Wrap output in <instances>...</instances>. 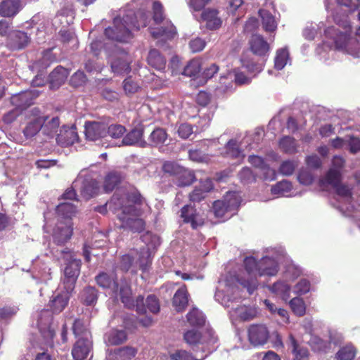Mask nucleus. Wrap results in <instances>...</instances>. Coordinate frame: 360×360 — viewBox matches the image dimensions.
Masks as SVG:
<instances>
[{
	"instance_id": "nucleus-1",
	"label": "nucleus",
	"mask_w": 360,
	"mask_h": 360,
	"mask_svg": "<svg viewBox=\"0 0 360 360\" xmlns=\"http://www.w3.org/2000/svg\"><path fill=\"white\" fill-rule=\"evenodd\" d=\"M245 270L249 276L248 279L240 278V283L252 294L258 286L257 276H276L278 271V261L269 256L263 257L257 262L253 257H246L244 260Z\"/></svg>"
},
{
	"instance_id": "nucleus-2",
	"label": "nucleus",
	"mask_w": 360,
	"mask_h": 360,
	"mask_svg": "<svg viewBox=\"0 0 360 360\" xmlns=\"http://www.w3.org/2000/svg\"><path fill=\"white\" fill-rule=\"evenodd\" d=\"M51 252L58 260H64L66 263L63 278L64 288L68 292H72L80 273L81 260L75 259L73 252L68 248L53 249Z\"/></svg>"
},
{
	"instance_id": "nucleus-3",
	"label": "nucleus",
	"mask_w": 360,
	"mask_h": 360,
	"mask_svg": "<svg viewBox=\"0 0 360 360\" xmlns=\"http://www.w3.org/2000/svg\"><path fill=\"white\" fill-rule=\"evenodd\" d=\"M96 281L100 287L110 289L116 298L120 297L126 307L131 308L134 305L131 290L126 280H121L118 283L114 274L101 273L96 277Z\"/></svg>"
},
{
	"instance_id": "nucleus-4",
	"label": "nucleus",
	"mask_w": 360,
	"mask_h": 360,
	"mask_svg": "<svg viewBox=\"0 0 360 360\" xmlns=\"http://www.w3.org/2000/svg\"><path fill=\"white\" fill-rule=\"evenodd\" d=\"M153 20L156 25L162 24L159 28H150V34L154 38L165 37V39H172L176 34V28L173 24L165 18L162 4L155 1L153 3Z\"/></svg>"
},
{
	"instance_id": "nucleus-5",
	"label": "nucleus",
	"mask_w": 360,
	"mask_h": 360,
	"mask_svg": "<svg viewBox=\"0 0 360 360\" xmlns=\"http://www.w3.org/2000/svg\"><path fill=\"white\" fill-rule=\"evenodd\" d=\"M335 20L343 30L335 28V27H329L325 30V33L333 39L337 49L348 50L349 44L353 40L351 37L352 29L348 16H345L343 20H339L336 16Z\"/></svg>"
},
{
	"instance_id": "nucleus-6",
	"label": "nucleus",
	"mask_w": 360,
	"mask_h": 360,
	"mask_svg": "<svg viewBox=\"0 0 360 360\" xmlns=\"http://www.w3.org/2000/svg\"><path fill=\"white\" fill-rule=\"evenodd\" d=\"M131 12H128L122 18L116 17L113 20V25L105 30V36L114 41L127 42L132 38L131 30L133 29L129 19L133 16Z\"/></svg>"
},
{
	"instance_id": "nucleus-7",
	"label": "nucleus",
	"mask_w": 360,
	"mask_h": 360,
	"mask_svg": "<svg viewBox=\"0 0 360 360\" xmlns=\"http://www.w3.org/2000/svg\"><path fill=\"white\" fill-rule=\"evenodd\" d=\"M125 199L126 202H124L123 200L117 198V195H115L112 200L120 206L123 214L132 216L140 215L141 211L137 206L141 205L144 202V199L140 193L136 190L128 192L125 194Z\"/></svg>"
},
{
	"instance_id": "nucleus-8",
	"label": "nucleus",
	"mask_w": 360,
	"mask_h": 360,
	"mask_svg": "<svg viewBox=\"0 0 360 360\" xmlns=\"http://www.w3.org/2000/svg\"><path fill=\"white\" fill-rule=\"evenodd\" d=\"M109 60L112 71L117 75L127 74L131 70V58L129 54L122 50L116 49L110 56Z\"/></svg>"
},
{
	"instance_id": "nucleus-9",
	"label": "nucleus",
	"mask_w": 360,
	"mask_h": 360,
	"mask_svg": "<svg viewBox=\"0 0 360 360\" xmlns=\"http://www.w3.org/2000/svg\"><path fill=\"white\" fill-rule=\"evenodd\" d=\"M72 221L58 220L52 231L53 243L57 245H65L72 236Z\"/></svg>"
},
{
	"instance_id": "nucleus-10",
	"label": "nucleus",
	"mask_w": 360,
	"mask_h": 360,
	"mask_svg": "<svg viewBox=\"0 0 360 360\" xmlns=\"http://www.w3.org/2000/svg\"><path fill=\"white\" fill-rule=\"evenodd\" d=\"M248 340L254 346L264 345L266 343L269 333L266 327L262 324L251 325L248 330Z\"/></svg>"
},
{
	"instance_id": "nucleus-11",
	"label": "nucleus",
	"mask_w": 360,
	"mask_h": 360,
	"mask_svg": "<svg viewBox=\"0 0 360 360\" xmlns=\"http://www.w3.org/2000/svg\"><path fill=\"white\" fill-rule=\"evenodd\" d=\"M136 307V310L139 314H144L146 310L153 314H157L160 311V303L157 297L154 295H149L144 302L143 297L139 296L136 300V304L131 307Z\"/></svg>"
},
{
	"instance_id": "nucleus-12",
	"label": "nucleus",
	"mask_w": 360,
	"mask_h": 360,
	"mask_svg": "<svg viewBox=\"0 0 360 360\" xmlns=\"http://www.w3.org/2000/svg\"><path fill=\"white\" fill-rule=\"evenodd\" d=\"M107 135V124L101 122H89L85 124V136L90 141H96Z\"/></svg>"
},
{
	"instance_id": "nucleus-13",
	"label": "nucleus",
	"mask_w": 360,
	"mask_h": 360,
	"mask_svg": "<svg viewBox=\"0 0 360 360\" xmlns=\"http://www.w3.org/2000/svg\"><path fill=\"white\" fill-rule=\"evenodd\" d=\"M31 33L19 30L12 31L8 36V46L13 50L22 49L30 42Z\"/></svg>"
},
{
	"instance_id": "nucleus-14",
	"label": "nucleus",
	"mask_w": 360,
	"mask_h": 360,
	"mask_svg": "<svg viewBox=\"0 0 360 360\" xmlns=\"http://www.w3.org/2000/svg\"><path fill=\"white\" fill-rule=\"evenodd\" d=\"M58 145L66 147L74 144L78 141V134L75 127H63L56 138Z\"/></svg>"
},
{
	"instance_id": "nucleus-15",
	"label": "nucleus",
	"mask_w": 360,
	"mask_h": 360,
	"mask_svg": "<svg viewBox=\"0 0 360 360\" xmlns=\"http://www.w3.org/2000/svg\"><path fill=\"white\" fill-rule=\"evenodd\" d=\"M306 167L301 169L298 174V180L303 185H310L314 181L315 171V156L309 155L306 158Z\"/></svg>"
},
{
	"instance_id": "nucleus-16",
	"label": "nucleus",
	"mask_w": 360,
	"mask_h": 360,
	"mask_svg": "<svg viewBox=\"0 0 360 360\" xmlns=\"http://www.w3.org/2000/svg\"><path fill=\"white\" fill-rule=\"evenodd\" d=\"M249 44L251 51L259 56H265L270 49L269 44L260 34H253Z\"/></svg>"
},
{
	"instance_id": "nucleus-17",
	"label": "nucleus",
	"mask_w": 360,
	"mask_h": 360,
	"mask_svg": "<svg viewBox=\"0 0 360 360\" xmlns=\"http://www.w3.org/2000/svg\"><path fill=\"white\" fill-rule=\"evenodd\" d=\"M180 217L184 223L191 224L193 229H197L203 224L201 219L199 218L195 207L189 205H184L181 208Z\"/></svg>"
},
{
	"instance_id": "nucleus-18",
	"label": "nucleus",
	"mask_w": 360,
	"mask_h": 360,
	"mask_svg": "<svg viewBox=\"0 0 360 360\" xmlns=\"http://www.w3.org/2000/svg\"><path fill=\"white\" fill-rule=\"evenodd\" d=\"M91 347L89 338H79L75 343L72 354L75 360H84L89 354Z\"/></svg>"
},
{
	"instance_id": "nucleus-19",
	"label": "nucleus",
	"mask_w": 360,
	"mask_h": 360,
	"mask_svg": "<svg viewBox=\"0 0 360 360\" xmlns=\"http://www.w3.org/2000/svg\"><path fill=\"white\" fill-rule=\"evenodd\" d=\"M143 135V129H134L122 139L121 144L119 145V146L137 145L141 147H146L148 143L142 139Z\"/></svg>"
},
{
	"instance_id": "nucleus-20",
	"label": "nucleus",
	"mask_w": 360,
	"mask_h": 360,
	"mask_svg": "<svg viewBox=\"0 0 360 360\" xmlns=\"http://www.w3.org/2000/svg\"><path fill=\"white\" fill-rule=\"evenodd\" d=\"M137 350L132 347H123L111 351L108 354L107 360H131L136 354Z\"/></svg>"
},
{
	"instance_id": "nucleus-21",
	"label": "nucleus",
	"mask_w": 360,
	"mask_h": 360,
	"mask_svg": "<svg viewBox=\"0 0 360 360\" xmlns=\"http://www.w3.org/2000/svg\"><path fill=\"white\" fill-rule=\"evenodd\" d=\"M22 8L20 0H4L0 3V15L4 17H13Z\"/></svg>"
},
{
	"instance_id": "nucleus-22",
	"label": "nucleus",
	"mask_w": 360,
	"mask_h": 360,
	"mask_svg": "<svg viewBox=\"0 0 360 360\" xmlns=\"http://www.w3.org/2000/svg\"><path fill=\"white\" fill-rule=\"evenodd\" d=\"M71 293L72 292L65 290V291L58 293L50 300L49 306L53 313L58 314L65 308Z\"/></svg>"
},
{
	"instance_id": "nucleus-23",
	"label": "nucleus",
	"mask_w": 360,
	"mask_h": 360,
	"mask_svg": "<svg viewBox=\"0 0 360 360\" xmlns=\"http://www.w3.org/2000/svg\"><path fill=\"white\" fill-rule=\"evenodd\" d=\"M69 75L68 70L61 66L56 68L49 75L50 88L58 89L66 80Z\"/></svg>"
},
{
	"instance_id": "nucleus-24",
	"label": "nucleus",
	"mask_w": 360,
	"mask_h": 360,
	"mask_svg": "<svg viewBox=\"0 0 360 360\" xmlns=\"http://www.w3.org/2000/svg\"><path fill=\"white\" fill-rule=\"evenodd\" d=\"M44 120L42 123V134L49 138H53L58 132L60 125V120L58 117L49 119L48 117L42 116Z\"/></svg>"
},
{
	"instance_id": "nucleus-25",
	"label": "nucleus",
	"mask_w": 360,
	"mask_h": 360,
	"mask_svg": "<svg viewBox=\"0 0 360 360\" xmlns=\"http://www.w3.org/2000/svg\"><path fill=\"white\" fill-rule=\"evenodd\" d=\"M98 190V183L95 179H85L82 181L80 192L81 195L86 200L94 197Z\"/></svg>"
},
{
	"instance_id": "nucleus-26",
	"label": "nucleus",
	"mask_w": 360,
	"mask_h": 360,
	"mask_svg": "<svg viewBox=\"0 0 360 360\" xmlns=\"http://www.w3.org/2000/svg\"><path fill=\"white\" fill-rule=\"evenodd\" d=\"M202 19L206 22V26L210 30H216L221 27L222 21L218 16V11L214 9H207L202 14Z\"/></svg>"
},
{
	"instance_id": "nucleus-27",
	"label": "nucleus",
	"mask_w": 360,
	"mask_h": 360,
	"mask_svg": "<svg viewBox=\"0 0 360 360\" xmlns=\"http://www.w3.org/2000/svg\"><path fill=\"white\" fill-rule=\"evenodd\" d=\"M188 294L185 285L176 290L172 303L177 311H181L186 307L188 302Z\"/></svg>"
},
{
	"instance_id": "nucleus-28",
	"label": "nucleus",
	"mask_w": 360,
	"mask_h": 360,
	"mask_svg": "<svg viewBox=\"0 0 360 360\" xmlns=\"http://www.w3.org/2000/svg\"><path fill=\"white\" fill-rule=\"evenodd\" d=\"M58 220L72 221L71 219L77 212L76 207L70 202H61L56 207Z\"/></svg>"
},
{
	"instance_id": "nucleus-29",
	"label": "nucleus",
	"mask_w": 360,
	"mask_h": 360,
	"mask_svg": "<svg viewBox=\"0 0 360 360\" xmlns=\"http://www.w3.org/2000/svg\"><path fill=\"white\" fill-rule=\"evenodd\" d=\"M174 181L177 186L184 187L192 184L195 181V176L193 171L182 167Z\"/></svg>"
},
{
	"instance_id": "nucleus-30",
	"label": "nucleus",
	"mask_w": 360,
	"mask_h": 360,
	"mask_svg": "<svg viewBox=\"0 0 360 360\" xmlns=\"http://www.w3.org/2000/svg\"><path fill=\"white\" fill-rule=\"evenodd\" d=\"M259 15L262 20V27L266 32H274L277 27V23L274 16L265 9H260Z\"/></svg>"
},
{
	"instance_id": "nucleus-31",
	"label": "nucleus",
	"mask_w": 360,
	"mask_h": 360,
	"mask_svg": "<svg viewBox=\"0 0 360 360\" xmlns=\"http://www.w3.org/2000/svg\"><path fill=\"white\" fill-rule=\"evenodd\" d=\"M44 121L43 117L41 116L31 120L23 129L25 136L27 139L34 136L40 129L42 130V123Z\"/></svg>"
},
{
	"instance_id": "nucleus-32",
	"label": "nucleus",
	"mask_w": 360,
	"mask_h": 360,
	"mask_svg": "<svg viewBox=\"0 0 360 360\" xmlns=\"http://www.w3.org/2000/svg\"><path fill=\"white\" fill-rule=\"evenodd\" d=\"M133 16L129 19V22L133 29L139 30L141 27H146L150 22L149 15L144 11L139 10L136 13H134Z\"/></svg>"
},
{
	"instance_id": "nucleus-33",
	"label": "nucleus",
	"mask_w": 360,
	"mask_h": 360,
	"mask_svg": "<svg viewBox=\"0 0 360 360\" xmlns=\"http://www.w3.org/2000/svg\"><path fill=\"white\" fill-rule=\"evenodd\" d=\"M148 63L158 70H163L166 66V60L158 50L152 49L148 53Z\"/></svg>"
},
{
	"instance_id": "nucleus-34",
	"label": "nucleus",
	"mask_w": 360,
	"mask_h": 360,
	"mask_svg": "<svg viewBox=\"0 0 360 360\" xmlns=\"http://www.w3.org/2000/svg\"><path fill=\"white\" fill-rule=\"evenodd\" d=\"M168 135L166 131L162 128H156L149 136V145L151 146H161L165 144Z\"/></svg>"
},
{
	"instance_id": "nucleus-35",
	"label": "nucleus",
	"mask_w": 360,
	"mask_h": 360,
	"mask_svg": "<svg viewBox=\"0 0 360 360\" xmlns=\"http://www.w3.org/2000/svg\"><path fill=\"white\" fill-rule=\"evenodd\" d=\"M81 300L86 305H93L98 300V291L95 287L88 286L81 292Z\"/></svg>"
},
{
	"instance_id": "nucleus-36",
	"label": "nucleus",
	"mask_w": 360,
	"mask_h": 360,
	"mask_svg": "<svg viewBox=\"0 0 360 360\" xmlns=\"http://www.w3.org/2000/svg\"><path fill=\"white\" fill-rule=\"evenodd\" d=\"M127 340V334L123 330H112L105 336V341L111 345L122 344Z\"/></svg>"
},
{
	"instance_id": "nucleus-37",
	"label": "nucleus",
	"mask_w": 360,
	"mask_h": 360,
	"mask_svg": "<svg viewBox=\"0 0 360 360\" xmlns=\"http://www.w3.org/2000/svg\"><path fill=\"white\" fill-rule=\"evenodd\" d=\"M138 262L142 271H146L149 269L152 263V257L148 248H143L141 249L139 253Z\"/></svg>"
},
{
	"instance_id": "nucleus-38",
	"label": "nucleus",
	"mask_w": 360,
	"mask_h": 360,
	"mask_svg": "<svg viewBox=\"0 0 360 360\" xmlns=\"http://www.w3.org/2000/svg\"><path fill=\"white\" fill-rule=\"evenodd\" d=\"M279 147L284 153L293 154L297 152V144L294 138L286 136L280 140Z\"/></svg>"
},
{
	"instance_id": "nucleus-39",
	"label": "nucleus",
	"mask_w": 360,
	"mask_h": 360,
	"mask_svg": "<svg viewBox=\"0 0 360 360\" xmlns=\"http://www.w3.org/2000/svg\"><path fill=\"white\" fill-rule=\"evenodd\" d=\"M121 175L116 172H110L105 178L103 188L105 192L112 191L120 182Z\"/></svg>"
},
{
	"instance_id": "nucleus-40",
	"label": "nucleus",
	"mask_w": 360,
	"mask_h": 360,
	"mask_svg": "<svg viewBox=\"0 0 360 360\" xmlns=\"http://www.w3.org/2000/svg\"><path fill=\"white\" fill-rule=\"evenodd\" d=\"M342 181V172L338 170H335V168L332 166L330 169L327 172L325 176V181L330 184L335 191H337V188L340 181Z\"/></svg>"
},
{
	"instance_id": "nucleus-41",
	"label": "nucleus",
	"mask_w": 360,
	"mask_h": 360,
	"mask_svg": "<svg viewBox=\"0 0 360 360\" xmlns=\"http://www.w3.org/2000/svg\"><path fill=\"white\" fill-rule=\"evenodd\" d=\"M269 288L273 292L281 296L284 300H287L290 297V288L284 282H276Z\"/></svg>"
},
{
	"instance_id": "nucleus-42",
	"label": "nucleus",
	"mask_w": 360,
	"mask_h": 360,
	"mask_svg": "<svg viewBox=\"0 0 360 360\" xmlns=\"http://www.w3.org/2000/svg\"><path fill=\"white\" fill-rule=\"evenodd\" d=\"M223 199L228 205L230 212L236 210L241 202V197L236 192H227Z\"/></svg>"
},
{
	"instance_id": "nucleus-43",
	"label": "nucleus",
	"mask_w": 360,
	"mask_h": 360,
	"mask_svg": "<svg viewBox=\"0 0 360 360\" xmlns=\"http://www.w3.org/2000/svg\"><path fill=\"white\" fill-rule=\"evenodd\" d=\"M356 354V349L352 345H347L341 347L336 354L338 360H353Z\"/></svg>"
},
{
	"instance_id": "nucleus-44",
	"label": "nucleus",
	"mask_w": 360,
	"mask_h": 360,
	"mask_svg": "<svg viewBox=\"0 0 360 360\" xmlns=\"http://www.w3.org/2000/svg\"><path fill=\"white\" fill-rule=\"evenodd\" d=\"M72 330L75 335L78 338V339L79 338H86L90 339V332L88 330L87 326L83 321L80 319L75 320L73 324Z\"/></svg>"
},
{
	"instance_id": "nucleus-45",
	"label": "nucleus",
	"mask_w": 360,
	"mask_h": 360,
	"mask_svg": "<svg viewBox=\"0 0 360 360\" xmlns=\"http://www.w3.org/2000/svg\"><path fill=\"white\" fill-rule=\"evenodd\" d=\"M292 353L295 355L293 360H307L308 359V350L306 348L300 347L297 343L295 339L290 336Z\"/></svg>"
},
{
	"instance_id": "nucleus-46",
	"label": "nucleus",
	"mask_w": 360,
	"mask_h": 360,
	"mask_svg": "<svg viewBox=\"0 0 360 360\" xmlns=\"http://www.w3.org/2000/svg\"><path fill=\"white\" fill-rule=\"evenodd\" d=\"M236 314L244 321H250L257 316V310L253 307L241 306L236 309Z\"/></svg>"
},
{
	"instance_id": "nucleus-47",
	"label": "nucleus",
	"mask_w": 360,
	"mask_h": 360,
	"mask_svg": "<svg viewBox=\"0 0 360 360\" xmlns=\"http://www.w3.org/2000/svg\"><path fill=\"white\" fill-rule=\"evenodd\" d=\"M292 189V184L288 181H282L272 186L271 191L274 195H279L282 196H288Z\"/></svg>"
},
{
	"instance_id": "nucleus-48",
	"label": "nucleus",
	"mask_w": 360,
	"mask_h": 360,
	"mask_svg": "<svg viewBox=\"0 0 360 360\" xmlns=\"http://www.w3.org/2000/svg\"><path fill=\"white\" fill-rule=\"evenodd\" d=\"M288 58L289 53L286 49L278 50L274 59V68L278 70H282L286 65Z\"/></svg>"
},
{
	"instance_id": "nucleus-49",
	"label": "nucleus",
	"mask_w": 360,
	"mask_h": 360,
	"mask_svg": "<svg viewBox=\"0 0 360 360\" xmlns=\"http://www.w3.org/2000/svg\"><path fill=\"white\" fill-rule=\"evenodd\" d=\"M187 320L192 326H202L205 319L203 314L197 309H193L187 314Z\"/></svg>"
},
{
	"instance_id": "nucleus-50",
	"label": "nucleus",
	"mask_w": 360,
	"mask_h": 360,
	"mask_svg": "<svg viewBox=\"0 0 360 360\" xmlns=\"http://www.w3.org/2000/svg\"><path fill=\"white\" fill-rule=\"evenodd\" d=\"M333 340V333L330 330H328V336L325 340L316 337V350L328 352L331 349Z\"/></svg>"
},
{
	"instance_id": "nucleus-51",
	"label": "nucleus",
	"mask_w": 360,
	"mask_h": 360,
	"mask_svg": "<svg viewBox=\"0 0 360 360\" xmlns=\"http://www.w3.org/2000/svg\"><path fill=\"white\" fill-rule=\"evenodd\" d=\"M200 70V62L199 60L193 59L191 60L187 65L184 68V71L182 74L188 76L193 77L196 75Z\"/></svg>"
},
{
	"instance_id": "nucleus-52",
	"label": "nucleus",
	"mask_w": 360,
	"mask_h": 360,
	"mask_svg": "<svg viewBox=\"0 0 360 360\" xmlns=\"http://www.w3.org/2000/svg\"><path fill=\"white\" fill-rule=\"evenodd\" d=\"M298 167V162L295 160L283 161L279 167V172L284 176H290L293 174L295 169Z\"/></svg>"
},
{
	"instance_id": "nucleus-53",
	"label": "nucleus",
	"mask_w": 360,
	"mask_h": 360,
	"mask_svg": "<svg viewBox=\"0 0 360 360\" xmlns=\"http://www.w3.org/2000/svg\"><path fill=\"white\" fill-rule=\"evenodd\" d=\"M126 226L133 232H141L145 229V221L140 218L127 219Z\"/></svg>"
},
{
	"instance_id": "nucleus-54",
	"label": "nucleus",
	"mask_w": 360,
	"mask_h": 360,
	"mask_svg": "<svg viewBox=\"0 0 360 360\" xmlns=\"http://www.w3.org/2000/svg\"><path fill=\"white\" fill-rule=\"evenodd\" d=\"M212 210L215 217H222L226 213L230 212V210L224 199L214 201Z\"/></svg>"
},
{
	"instance_id": "nucleus-55",
	"label": "nucleus",
	"mask_w": 360,
	"mask_h": 360,
	"mask_svg": "<svg viewBox=\"0 0 360 360\" xmlns=\"http://www.w3.org/2000/svg\"><path fill=\"white\" fill-rule=\"evenodd\" d=\"M290 306L292 311L297 316H303L305 313V305L303 300L299 297H295L290 301Z\"/></svg>"
},
{
	"instance_id": "nucleus-56",
	"label": "nucleus",
	"mask_w": 360,
	"mask_h": 360,
	"mask_svg": "<svg viewBox=\"0 0 360 360\" xmlns=\"http://www.w3.org/2000/svg\"><path fill=\"white\" fill-rule=\"evenodd\" d=\"M226 153L229 156L233 158L243 159L244 155H242L241 151L239 150L237 142L235 140H230L226 146Z\"/></svg>"
},
{
	"instance_id": "nucleus-57",
	"label": "nucleus",
	"mask_w": 360,
	"mask_h": 360,
	"mask_svg": "<svg viewBox=\"0 0 360 360\" xmlns=\"http://www.w3.org/2000/svg\"><path fill=\"white\" fill-rule=\"evenodd\" d=\"M248 162L255 167H258L263 170H266L267 173L274 174V170L271 169L264 162L263 158L257 155H250Z\"/></svg>"
},
{
	"instance_id": "nucleus-58",
	"label": "nucleus",
	"mask_w": 360,
	"mask_h": 360,
	"mask_svg": "<svg viewBox=\"0 0 360 360\" xmlns=\"http://www.w3.org/2000/svg\"><path fill=\"white\" fill-rule=\"evenodd\" d=\"M126 132V129L123 125L121 124H111L107 125V134H108L112 139L121 138L123 134Z\"/></svg>"
},
{
	"instance_id": "nucleus-59",
	"label": "nucleus",
	"mask_w": 360,
	"mask_h": 360,
	"mask_svg": "<svg viewBox=\"0 0 360 360\" xmlns=\"http://www.w3.org/2000/svg\"><path fill=\"white\" fill-rule=\"evenodd\" d=\"M182 167L174 162L167 161L163 164L162 170L165 173L174 176L176 178L179 172L181 171Z\"/></svg>"
},
{
	"instance_id": "nucleus-60",
	"label": "nucleus",
	"mask_w": 360,
	"mask_h": 360,
	"mask_svg": "<svg viewBox=\"0 0 360 360\" xmlns=\"http://www.w3.org/2000/svg\"><path fill=\"white\" fill-rule=\"evenodd\" d=\"M184 337L185 341L190 345L201 343V335L195 330H188Z\"/></svg>"
},
{
	"instance_id": "nucleus-61",
	"label": "nucleus",
	"mask_w": 360,
	"mask_h": 360,
	"mask_svg": "<svg viewBox=\"0 0 360 360\" xmlns=\"http://www.w3.org/2000/svg\"><path fill=\"white\" fill-rule=\"evenodd\" d=\"M238 175L240 180L243 184H250L255 181V176L248 167L243 168Z\"/></svg>"
},
{
	"instance_id": "nucleus-62",
	"label": "nucleus",
	"mask_w": 360,
	"mask_h": 360,
	"mask_svg": "<svg viewBox=\"0 0 360 360\" xmlns=\"http://www.w3.org/2000/svg\"><path fill=\"white\" fill-rule=\"evenodd\" d=\"M123 89L127 94H134L139 89V84L130 77L123 82Z\"/></svg>"
},
{
	"instance_id": "nucleus-63",
	"label": "nucleus",
	"mask_w": 360,
	"mask_h": 360,
	"mask_svg": "<svg viewBox=\"0 0 360 360\" xmlns=\"http://www.w3.org/2000/svg\"><path fill=\"white\" fill-rule=\"evenodd\" d=\"M86 82V77L84 72L77 71L70 79V83L74 86H80L85 84Z\"/></svg>"
},
{
	"instance_id": "nucleus-64",
	"label": "nucleus",
	"mask_w": 360,
	"mask_h": 360,
	"mask_svg": "<svg viewBox=\"0 0 360 360\" xmlns=\"http://www.w3.org/2000/svg\"><path fill=\"white\" fill-rule=\"evenodd\" d=\"M295 292L302 295L308 292L310 290V283L307 279H301L295 286Z\"/></svg>"
}]
</instances>
